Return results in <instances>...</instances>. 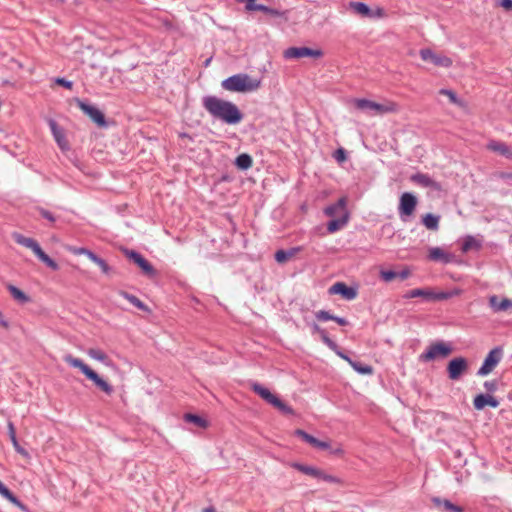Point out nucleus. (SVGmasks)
I'll return each instance as SVG.
<instances>
[{"label": "nucleus", "instance_id": "0eeeda50", "mask_svg": "<svg viewBox=\"0 0 512 512\" xmlns=\"http://www.w3.org/2000/svg\"><path fill=\"white\" fill-rule=\"evenodd\" d=\"M354 105L359 110L371 112L376 115H382L396 111V105L393 103L379 104L364 98L354 99Z\"/></svg>", "mask_w": 512, "mask_h": 512}, {"label": "nucleus", "instance_id": "4be33fe9", "mask_svg": "<svg viewBox=\"0 0 512 512\" xmlns=\"http://www.w3.org/2000/svg\"><path fill=\"white\" fill-rule=\"evenodd\" d=\"M487 149L504 156L507 159H512V149L504 142L490 140L487 144Z\"/></svg>", "mask_w": 512, "mask_h": 512}, {"label": "nucleus", "instance_id": "13d9d810", "mask_svg": "<svg viewBox=\"0 0 512 512\" xmlns=\"http://www.w3.org/2000/svg\"><path fill=\"white\" fill-rule=\"evenodd\" d=\"M398 276L401 280H405L409 277L410 271L408 269L402 270L400 272H397Z\"/></svg>", "mask_w": 512, "mask_h": 512}, {"label": "nucleus", "instance_id": "5fc2aeb1", "mask_svg": "<svg viewBox=\"0 0 512 512\" xmlns=\"http://www.w3.org/2000/svg\"><path fill=\"white\" fill-rule=\"evenodd\" d=\"M315 448L319 450H327L330 448V443L327 441L317 440Z\"/></svg>", "mask_w": 512, "mask_h": 512}, {"label": "nucleus", "instance_id": "a19ab883", "mask_svg": "<svg viewBox=\"0 0 512 512\" xmlns=\"http://www.w3.org/2000/svg\"><path fill=\"white\" fill-rule=\"evenodd\" d=\"M295 435H297L303 441L307 442L308 444H310L312 447L315 448L318 439L315 438L314 436L308 434L307 432H305L304 430H301V429H297L295 431Z\"/></svg>", "mask_w": 512, "mask_h": 512}, {"label": "nucleus", "instance_id": "9b49d317", "mask_svg": "<svg viewBox=\"0 0 512 512\" xmlns=\"http://www.w3.org/2000/svg\"><path fill=\"white\" fill-rule=\"evenodd\" d=\"M294 467L298 471H300L306 475L312 476L318 480H322V481H325L328 483H334V484L341 483V480L338 477L327 474L326 472H324L321 469H318V468H315L312 466H308V465L299 464V463L294 464Z\"/></svg>", "mask_w": 512, "mask_h": 512}, {"label": "nucleus", "instance_id": "ea45409f", "mask_svg": "<svg viewBox=\"0 0 512 512\" xmlns=\"http://www.w3.org/2000/svg\"><path fill=\"white\" fill-rule=\"evenodd\" d=\"M350 366L359 374L370 375L373 373V368L370 365L364 364L359 361H352Z\"/></svg>", "mask_w": 512, "mask_h": 512}, {"label": "nucleus", "instance_id": "39448f33", "mask_svg": "<svg viewBox=\"0 0 512 512\" xmlns=\"http://www.w3.org/2000/svg\"><path fill=\"white\" fill-rule=\"evenodd\" d=\"M13 238L16 241V243L31 249L33 253L49 268H51L54 271H57L59 269V265L56 263V261H54L42 250V248L36 240H34L33 238L25 237L19 233H15L13 235Z\"/></svg>", "mask_w": 512, "mask_h": 512}, {"label": "nucleus", "instance_id": "c03bdc74", "mask_svg": "<svg viewBox=\"0 0 512 512\" xmlns=\"http://www.w3.org/2000/svg\"><path fill=\"white\" fill-rule=\"evenodd\" d=\"M70 251L75 254V255H85L87 256L90 260H92V258L94 257L95 253L92 252L91 250L87 249V248H84V247H73L70 249Z\"/></svg>", "mask_w": 512, "mask_h": 512}, {"label": "nucleus", "instance_id": "0e129e2a", "mask_svg": "<svg viewBox=\"0 0 512 512\" xmlns=\"http://www.w3.org/2000/svg\"><path fill=\"white\" fill-rule=\"evenodd\" d=\"M210 61H211V59L206 60L205 65L207 66Z\"/></svg>", "mask_w": 512, "mask_h": 512}, {"label": "nucleus", "instance_id": "bf43d9fd", "mask_svg": "<svg viewBox=\"0 0 512 512\" xmlns=\"http://www.w3.org/2000/svg\"><path fill=\"white\" fill-rule=\"evenodd\" d=\"M501 6L507 10L512 9V0H501Z\"/></svg>", "mask_w": 512, "mask_h": 512}, {"label": "nucleus", "instance_id": "bb28decb", "mask_svg": "<svg viewBox=\"0 0 512 512\" xmlns=\"http://www.w3.org/2000/svg\"><path fill=\"white\" fill-rule=\"evenodd\" d=\"M348 220H349L348 213H343L342 216H340L338 218H334L327 223V231L329 233H335V232L343 229L347 225Z\"/></svg>", "mask_w": 512, "mask_h": 512}, {"label": "nucleus", "instance_id": "f8f14e48", "mask_svg": "<svg viewBox=\"0 0 512 512\" xmlns=\"http://www.w3.org/2000/svg\"><path fill=\"white\" fill-rule=\"evenodd\" d=\"M285 59H299L303 57L320 58L323 52L320 49H312L309 47H289L284 51Z\"/></svg>", "mask_w": 512, "mask_h": 512}, {"label": "nucleus", "instance_id": "aec40b11", "mask_svg": "<svg viewBox=\"0 0 512 512\" xmlns=\"http://www.w3.org/2000/svg\"><path fill=\"white\" fill-rule=\"evenodd\" d=\"M411 181L415 184L424 187V188H430L433 190H440L441 186L440 184L435 181L433 178H431L428 174L424 173H416L411 176Z\"/></svg>", "mask_w": 512, "mask_h": 512}, {"label": "nucleus", "instance_id": "5701e85b", "mask_svg": "<svg viewBox=\"0 0 512 512\" xmlns=\"http://www.w3.org/2000/svg\"><path fill=\"white\" fill-rule=\"evenodd\" d=\"M345 207H346L345 198H340L336 203L327 206L324 209V213H325V215H327L328 217H332L333 219L338 218V217L342 216L343 213H347V211L345 210Z\"/></svg>", "mask_w": 512, "mask_h": 512}, {"label": "nucleus", "instance_id": "09e8293b", "mask_svg": "<svg viewBox=\"0 0 512 512\" xmlns=\"http://www.w3.org/2000/svg\"><path fill=\"white\" fill-rule=\"evenodd\" d=\"M334 158L337 162L341 163L347 159L346 151L343 148H339L334 152Z\"/></svg>", "mask_w": 512, "mask_h": 512}, {"label": "nucleus", "instance_id": "20e7f679", "mask_svg": "<svg viewBox=\"0 0 512 512\" xmlns=\"http://www.w3.org/2000/svg\"><path fill=\"white\" fill-rule=\"evenodd\" d=\"M13 238L16 241V243L31 249L33 253L49 268H51L54 271H57L59 269V265L56 263V261H54L42 250V248L36 240H34L33 238L25 237L19 233H15L13 235Z\"/></svg>", "mask_w": 512, "mask_h": 512}, {"label": "nucleus", "instance_id": "e433bc0d", "mask_svg": "<svg viewBox=\"0 0 512 512\" xmlns=\"http://www.w3.org/2000/svg\"><path fill=\"white\" fill-rule=\"evenodd\" d=\"M119 294L138 309L142 311H148L147 305L144 302H142L138 297L129 294L125 291H120Z\"/></svg>", "mask_w": 512, "mask_h": 512}, {"label": "nucleus", "instance_id": "79ce46f5", "mask_svg": "<svg viewBox=\"0 0 512 512\" xmlns=\"http://www.w3.org/2000/svg\"><path fill=\"white\" fill-rule=\"evenodd\" d=\"M184 419L187 422H191V423L197 425L198 427H206V425H207V422L205 419H203L202 417L195 415V414H191V413L185 414Z\"/></svg>", "mask_w": 512, "mask_h": 512}, {"label": "nucleus", "instance_id": "f3484780", "mask_svg": "<svg viewBox=\"0 0 512 512\" xmlns=\"http://www.w3.org/2000/svg\"><path fill=\"white\" fill-rule=\"evenodd\" d=\"M468 369V361L464 357H456L449 361L447 366L448 376L451 380H457Z\"/></svg>", "mask_w": 512, "mask_h": 512}, {"label": "nucleus", "instance_id": "1a4fd4ad", "mask_svg": "<svg viewBox=\"0 0 512 512\" xmlns=\"http://www.w3.org/2000/svg\"><path fill=\"white\" fill-rule=\"evenodd\" d=\"M417 205V198L409 192H405L401 195L399 206H398V213L400 216V219L404 222L408 220L409 217H411L416 209Z\"/></svg>", "mask_w": 512, "mask_h": 512}, {"label": "nucleus", "instance_id": "58836bf2", "mask_svg": "<svg viewBox=\"0 0 512 512\" xmlns=\"http://www.w3.org/2000/svg\"><path fill=\"white\" fill-rule=\"evenodd\" d=\"M252 163L253 161L251 156L246 153L240 154L235 160L236 166L242 170L249 169L252 166Z\"/></svg>", "mask_w": 512, "mask_h": 512}, {"label": "nucleus", "instance_id": "7ed1b4c3", "mask_svg": "<svg viewBox=\"0 0 512 512\" xmlns=\"http://www.w3.org/2000/svg\"><path fill=\"white\" fill-rule=\"evenodd\" d=\"M64 361L74 368H78L89 380H91L101 391L107 395H111L114 391L112 385L101 378L94 370L80 358H76L71 354L64 356Z\"/></svg>", "mask_w": 512, "mask_h": 512}, {"label": "nucleus", "instance_id": "4c0bfd02", "mask_svg": "<svg viewBox=\"0 0 512 512\" xmlns=\"http://www.w3.org/2000/svg\"><path fill=\"white\" fill-rule=\"evenodd\" d=\"M350 9H352L356 14H359L363 17H368L371 15V10L365 3L362 2H350Z\"/></svg>", "mask_w": 512, "mask_h": 512}, {"label": "nucleus", "instance_id": "cd10ccee", "mask_svg": "<svg viewBox=\"0 0 512 512\" xmlns=\"http://www.w3.org/2000/svg\"><path fill=\"white\" fill-rule=\"evenodd\" d=\"M301 250L302 248L300 246L292 247L288 250L280 249L276 251L274 257L278 263L282 264L291 259L292 257H294Z\"/></svg>", "mask_w": 512, "mask_h": 512}, {"label": "nucleus", "instance_id": "6e6d98bb", "mask_svg": "<svg viewBox=\"0 0 512 512\" xmlns=\"http://www.w3.org/2000/svg\"><path fill=\"white\" fill-rule=\"evenodd\" d=\"M260 4H257L256 1H253V2H246V10L248 11H257V7L259 6Z\"/></svg>", "mask_w": 512, "mask_h": 512}, {"label": "nucleus", "instance_id": "a211bd4d", "mask_svg": "<svg viewBox=\"0 0 512 512\" xmlns=\"http://www.w3.org/2000/svg\"><path fill=\"white\" fill-rule=\"evenodd\" d=\"M51 133L56 141L57 145L62 151H68L70 149L68 140L66 139V135L64 130L56 123L55 120L50 119L48 121Z\"/></svg>", "mask_w": 512, "mask_h": 512}, {"label": "nucleus", "instance_id": "c756f323", "mask_svg": "<svg viewBox=\"0 0 512 512\" xmlns=\"http://www.w3.org/2000/svg\"><path fill=\"white\" fill-rule=\"evenodd\" d=\"M312 333L313 334H319L322 342L328 347V348H336V343L329 338L327 332L321 328L317 323L311 324Z\"/></svg>", "mask_w": 512, "mask_h": 512}, {"label": "nucleus", "instance_id": "c9c22d12", "mask_svg": "<svg viewBox=\"0 0 512 512\" xmlns=\"http://www.w3.org/2000/svg\"><path fill=\"white\" fill-rule=\"evenodd\" d=\"M429 259L432 261H441L444 263L449 262V256L439 247H434L429 250Z\"/></svg>", "mask_w": 512, "mask_h": 512}, {"label": "nucleus", "instance_id": "ddd939ff", "mask_svg": "<svg viewBox=\"0 0 512 512\" xmlns=\"http://www.w3.org/2000/svg\"><path fill=\"white\" fill-rule=\"evenodd\" d=\"M124 255L138 265L143 273L149 277L156 276V270L152 264L146 260L140 253L134 250L124 249Z\"/></svg>", "mask_w": 512, "mask_h": 512}, {"label": "nucleus", "instance_id": "37998d69", "mask_svg": "<svg viewBox=\"0 0 512 512\" xmlns=\"http://www.w3.org/2000/svg\"><path fill=\"white\" fill-rule=\"evenodd\" d=\"M93 263H95L96 265L99 266V268L101 269V271L104 273V274H110L111 271H112V268L106 263V261L102 258H100L99 256H97L96 254L94 255V257L92 258L91 260Z\"/></svg>", "mask_w": 512, "mask_h": 512}, {"label": "nucleus", "instance_id": "412c9836", "mask_svg": "<svg viewBox=\"0 0 512 512\" xmlns=\"http://www.w3.org/2000/svg\"><path fill=\"white\" fill-rule=\"evenodd\" d=\"M473 405L477 410H482L486 406L496 408L499 405V401L489 394H479L474 398Z\"/></svg>", "mask_w": 512, "mask_h": 512}, {"label": "nucleus", "instance_id": "473e14b6", "mask_svg": "<svg viewBox=\"0 0 512 512\" xmlns=\"http://www.w3.org/2000/svg\"><path fill=\"white\" fill-rule=\"evenodd\" d=\"M7 289L10 292L11 296L18 302L24 304L30 301V298L28 295H26L22 290H20L18 287L8 284Z\"/></svg>", "mask_w": 512, "mask_h": 512}, {"label": "nucleus", "instance_id": "393cba45", "mask_svg": "<svg viewBox=\"0 0 512 512\" xmlns=\"http://www.w3.org/2000/svg\"><path fill=\"white\" fill-rule=\"evenodd\" d=\"M0 495L11 502L22 511H27V507L23 504L1 481H0Z\"/></svg>", "mask_w": 512, "mask_h": 512}, {"label": "nucleus", "instance_id": "864d4df0", "mask_svg": "<svg viewBox=\"0 0 512 512\" xmlns=\"http://www.w3.org/2000/svg\"><path fill=\"white\" fill-rule=\"evenodd\" d=\"M497 381L496 380H491V381H486L484 383V388L488 391V392H494L496 391L497 389Z\"/></svg>", "mask_w": 512, "mask_h": 512}, {"label": "nucleus", "instance_id": "6e6552de", "mask_svg": "<svg viewBox=\"0 0 512 512\" xmlns=\"http://www.w3.org/2000/svg\"><path fill=\"white\" fill-rule=\"evenodd\" d=\"M451 351V347L443 342L434 343L431 344L425 352L420 354L419 360L421 362H429L436 358H445L451 353Z\"/></svg>", "mask_w": 512, "mask_h": 512}, {"label": "nucleus", "instance_id": "680f3d73", "mask_svg": "<svg viewBox=\"0 0 512 512\" xmlns=\"http://www.w3.org/2000/svg\"><path fill=\"white\" fill-rule=\"evenodd\" d=\"M204 512H216L212 507L204 509Z\"/></svg>", "mask_w": 512, "mask_h": 512}, {"label": "nucleus", "instance_id": "a18cd8bd", "mask_svg": "<svg viewBox=\"0 0 512 512\" xmlns=\"http://www.w3.org/2000/svg\"><path fill=\"white\" fill-rule=\"evenodd\" d=\"M398 273L392 270H381L380 277L385 282H390L397 278Z\"/></svg>", "mask_w": 512, "mask_h": 512}, {"label": "nucleus", "instance_id": "423d86ee", "mask_svg": "<svg viewBox=\"0 0 512 512\" xmlns=\"http://www.w3.org/2000/svg\"><path fill=\"white\" fill-rule=\"evenodd\" d=\"M251 389L260 396L264 401L268 404L272 405L276 409H278L281 413L285 415H294V409L284 403L281 399H279L275 394H273L268 388L262 386L261 384L254 382L251 385Z\"/></svg>", "mask_w": 512, "mask_h": 512}, {"label": "nucleus", "instance_id": "a878e982", "mask_svg": "<svg viewBox=\"0 0 512 512\" xmlns=\"http://www.w3.org/2000/svg\"><path fill=\"white\" fill-rule=\"evenodd\" d=\"M433 503L436 507H438L441 511L444 512H463V508L453 504L451 501L447 499H441L435 497L432 499Z\"/></svg>", "mask_w": 512, "mask_h": 512}, {"label": "nucleus", "instance_id": "72a5a7b5", "mask_svg": "<svg viewBox=\"0 0 512 512\" xmlns=\"http://www.w3.org/2000/svg\"><path fill=\"white\" fill-rule=\"evenodd\" d=\"M87 354L94 360H97L106 366H111L112 362L108 356L100 349L91 348L87 351Z\"/></svg>", "mask_w": 512, "mask_h": 512}, {"label": "nucleus", "instance_id": "2eb2a0df", "mask_svg": "<svg viewBox=\"0 0 512 512\" xmlns=\"http://www.w3.org/2000/svg\"><path fill=\"white\" fill-rule=\"evenodd\" d=\"M78 107L99 127L107 126L104 114L97 107L87 104L81 100H78Z\"/></svg>", "mask_w": 512, "mask_h": 512}, {"label": "nucleus", "instance_id": "8fccbe9b", "mask_svg": "<svg viewBox=\"0 0 512 512\" xmlns=\"http://www.w3.org/2000/svg\"><path fill=\"white\" fill-rule=\"evenodd\" d=\"M39 213L43 218H45L46 220H48L51 223H54L56 220L55 216L50 211H48L44 208H40Z\"/></svg>", "mask_w": 512, "mask_h": 512}, {"label": "nucleus", "instance_id": "4468645a", "mask_svg": "<svg viewBox=\"0 0 512 512\" xmlns=\"http://www.w3.org/2000/svg\"><path fill=\"white\" fill-rule=\"evenodd\" d=\"M450 296H451V294L449 292H438V293H435V292L430 291V290H425V289L417 288V289H412V290L408 291L404 295V298L411 299V298H416V297H422V298H424L426 300L440 301V300H446Z\"/></svg>", "mask_w": 512, "mask_h": 512}, {"label": "nucleus", "instance_id": "4d7b16f0", "mask_svg": "<svg viewBox=\"0 0 512 512\" xmlns=\"http://www.w3.org/2000/svg\"><path fill=\"white\" fill-rule=\"evenodd\" d=\"M333 321H335L340 326H347L349 324V322L345 318L338 317V316H334Z\"/></svg>", "mask_w": 512, "mask_h": 512}, {"label": "nucleus", "instance_id": "dca6fc26", "mask_svg": "<svg viewBox=\"0 0 512 512\" xmlns=\"http://www.w3.org/2000/svg\"><path fill=\"white\" fill-rule=\"evenodd\" d=\"M420 57L423 61L433 63L435 66L448 68L452 65V60L442 54H436L431 49H421Z\"/></svg>", "mask_w": 512, "mask_h": 512}, {"label": "nucleus", "instance_id": "6ab92c4d", "mask_svg": "<svg viewBox=\"0 0 512 512\" xmlns=\"http://www.w3.org/2000/svg\"><path fill=\"white\" fill-rule=\"evenodd\" d=\"M329 294H338L346 300H354L357 297V290L344 282H336L329 288Z\"/></svg>", "mask_w": 512, "mask_h": 512}, {"label": "nucleus", "instance_id": "e2e57ef3", "mask_svg": "<svg viewBox=\"0 0 512 512\" xmlns=\"http://www.w3.org/2000/svg\"><path fill=\"white\" fill-rule=\"evenodd\" d=\"M65 0H56L57 3L63 4Z\"/></svg>", "mask_w": 512, "mask_h": 512}, {"label": "nucleus", "instance_id": "2f4dec72", "mask_svg": "<svg viewBox=\"0 0 512 512\" xmlns=\"http://www.w3.org/2000/svg\"><path fill=\"white\" fill-rule=\"evenodd\" d=\"M257 11H261V12L269 14L273 17H280V18H283L284 20L288 19V14H289L288 10H278V9H274V8L268 7L263 4H261L257 7Z\"/></svg>", "mask_w": 512, "mask_h": 512}, {"label": "nucleus", "instance_id": "de8ad7c7", "mask_svg": "<svg viewBox=\"0 0 512 512\" xmlns=\"http://www.w3.org/2000/svg\"><path fill=\"white\" fill-rule=\"evenodd\" d=\"M441 95H445L449 98L450 102L453 104H460V100L458 99L456 93L449 89H441L439 92Z\"/></svg>", "mask_w": 512, "mask_h": 512}, {"label": "nucleus", "instance_id": "f03ea898", "mask_svg": "<svg viewBox=\"0 0 512 512\" xmlns=\"http://www.w3.org/2000/svg\"><path fill=\"white\" fill-rule=\"evenodd\" d=\"M260 84V80L253 79L248 74L239 73L223 80L221 86L227 91L245 93L257 90Z\"/></svg>", "mask_w": 512, "mask_h": 512}, {"label": "nucleus", "instance_id": "49530a36", "mask_svg": "<svg viewBox=\"0 0 512 512\" xmlns=\"http://www.w3.org/2000/svg\"><path fill=\"white\" fill-rule=\"evenodd\" d=\"M334 316L335 315L331 314L329 311H326V310H319L315 313V317L319 321H329V320L333 321Z\"/></svg>", "mask_w": 512, "mask_h": 512}, {"label": "nucleus", "instance_id": "3c124183", "mask_svg": "<svg viewBox=\"0 0 512 512\" xmlns=\"http://www.w3.org/2000/svg\"><path fill=\"white\" fill-rule=\"evenodd\" d=\"M332 351H334L340 358L345 360L349 363V365L352 363L353 359H351L347 354H345L343 351H341L336 344V348H330Z\"/></svg>", "mask_w": 512, "mask_h": 512}, {"label": "nucleus", "instance_id": "7c9ffc66", "mask_svg": "<svg viewBox=\"0 0 512 512\" xmlns=\"http://www.w3.org/2000/svg\"><path fill=\"white\" fill-rule=\"evenodd\" d=\"M439 220L440 216L434 215L432 213H427L422 217L423 225L431 231H437L439 228Z\"/></svg>", "mask_w": 512, "mask_h": 512}, {"label": "nucleus", "instance_id": "f257e3e1", "mask_svg": "<svg viewBox=\"0 0 512 512\" xmlns=\"http://www.w3.org/2000/svg\"><path fill=\"white\" fill-rule=\"evenodd\" d=\"M202 106L214 119L229 125L238 124L243 119V114L236 104L216 96L203 97Z\"/></svg>", "mask_w": 512, "mask_h": 512}, {"label": "nucleus", "instance_id": "f704fd0d", "mask_svg": "<svg viewBox=\"0 0 512 512\" xmlns=\"http://www.w3.org/2000/svg\"><path fill=\"white\" fill-rule=\"evenodd\" d=\"M9 434H10L11 442H12L16 452L26 458H29V453L23 447L20 446L19 440H17L16 434H15V429H14V426L12 423H9Z\"/></svg>", "mask_w": 512, "mask_h": 512}, {"label": "nucleus", "instance_id": "9d476101", "mask_svg": "<svg viewBox=\"0 0 512 512\" xmlns=\"http://www.w3.org/2000/svg\"><path fill=\"white\" fill-rule=\"evenodd\" d=\"M503 356V350L501 347L493 348L486 358L482 366L479 368L477 375L486 376L493 371V369L498 365Z\"/></svg>", "mask_w": 512, "mask_h": 512}, {"label": "nucleus", "instance_id": "69168bd1", "mask_svg": "<svg viewBox=\"0 0 512 512\" xmlns=\"http://www.w3.org/2000/svg\"><path fill=\"white\" fill-rule=\"evenodd\" d=\"M508 178L512 179V173L508 174Z\"/></svg>", "mask_w": 512, "mask_h": 512}, {"label": "nucleus", "instance_id": "052dcab7", "mask_svg": "<svg viewBox=\"0 0 512 512\" xmlns=\"http://www.w3.org/2000/svg\"><path fill=\"white\" fill-rule=\"evenodd\" d=\"M331 453H332V454H337V455H338V454H342V453H343V451H342V449H341V448H336V449L332 450V451H331Z\"/></svg>", "mask_w": 512, "mask_h": 512}, {"label": "nucleus", "instance_id": "c85d7f7f", "mask_svg": "<svg viewBox=\"0 0 512 512\" xmlns=\"http://www.w3.org/2000/svg\"><path fill=\"white\" fill-rule=\"evenodd\" d=\"M482 247V241L481 240H478L476 239L474 236L472 235H467L464 240H463V243H462V246H461V251L463 253H467L471 250H480Z\"/></svg>", "mask_w": 512, "mask_h": 512}, {"label": "nucleus", "instance_id": "b1692460", "mask_svg": "<svg viewBox=\"0 0 512 512\" xmlns=\"http://www.w3.org/2000/svg\"><path fill=\"white\" fill-rule=\"evenodd\" d=\"M489 305L494 312H501L512 309V301L510 299L504 298L499 300L496 295H493L489 298Z\"/></svg>", "mask_w": 512, "mask_h": 512}, {"label": "nucleus", "instance_id": "603ef678", "mask_svg": "<svg viewBox=\"0 0 512 512\" xmlns=\"http://www.w3.org/2000/svg\"><path fill=\"white\" fill-rule=\"evenodd\" d=\"M55 83L60 85V86L65 87L67 89H72V87H73V82L68 81L65 78H56L55 79Z\"/></svg>", "mask_w": 512, "mask_h": 512}]
</instances>
